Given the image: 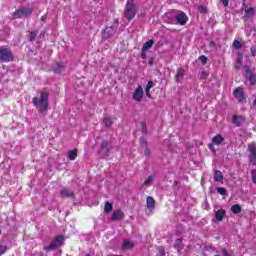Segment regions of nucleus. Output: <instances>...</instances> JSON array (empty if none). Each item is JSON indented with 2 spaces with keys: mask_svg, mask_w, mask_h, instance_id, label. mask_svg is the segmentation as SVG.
<instances>
[{
  "mask_svg": "<svg viewBox=\"0 0 256 256\" xmlns=\"http://www.w3.org/2000/svg\"><path fill=\"white\" fill-rule=\"evenodd\" d=\"M32 103L39 113L45 115L47 109H49V93L44 91L40 92L39 97H34L32 99Z\"/></svg>",
  "mask_w": 256,
  "mask_h": 256,
  "instance_id": "obj_1",
  "label": "nucleus"
},
{
  "mask_svg": "<svg viewBox=\"0 0 256 256\" xmlns=\"http://www.w3.org/2000/svg\"><path fill=\"white\" fill-rule=\"evenodd\" d=\"M33 15V6H21L13 14V19H23V17H31Z\"/></svg>",
  "mask_w": 256,
  "mask_h": 256,
  "instance_id": "obj_2",
  "label": "nucleus"
},
{
  "mask_svg": "<svg viewBox=\"0 0 256 256\" xmlns=\"http://www.w3.org/2000/svg\"><path fill=\"white\" fill-rule=\"evenodd\" d=\"M135 15H137V7L135 4H129L126 2L124 17H126L128 21H131L132 19H135Z\"/></svg>",
  "mask_w": 256,
  "mask_h": 256,
  "instance_id": "obj_3",
  "label": "nucleus"
},
{
  "mask_svg": "<svg viewBox=\"0 0 256 256\" xmlns=\"http://www.w3.org/2000/svg\"><path fill=\"white\" fill-rule=\"evenodd\" d=\"M0 61L2 63H9V61H13V53L9 48L0 47Z\"/></svg>",
  "mask_w": 256,
  "mask_h": 256,
  "instance_id": "obj_4",
  "label": "nucleus"
},
{
  "mask_svg": "<svg viewBox=\"0 0 256 256\" xmlns=\"http://www.w3.org/2000/svg\"><path fill=\"white\" fill-rule=\"evenodd\" d=\"M65 239L63 238V236H58L56 237L48 246H44V251H51L53 249H59V247H61V245H63V241Z\"/></svg>",
  "mask_w": 256,
  "mask_h": 256,
  "instance_id": "obj_5",
  "label": "nucleus"
},
{
  "mask_svg": "<svg viewBox=\"0 0 256 256\" xmlns=\"http://www.w3.org/2000/svg\"><path fill=\"white\" fill-rule=\"evenodd\" d=\"M143 95H145L143 87L137 86V88L132 93V98L136 101V103H141V101H143Z\"/></svg>",
  "mask_w": 256,
  "mask_h": 256,
  "instance_id": "obj_6",
  "label": "nucleus"
},
{
  "mask_svg": "<svg viewBox=\"0 0 256 256\" xmlns=\"http://www.w3.org/2000/svg\"><path fill=\"white\" fill-rule=\"evenodd\" d=\"M117 33V26L113 25L111 27H106V29L103 32V39H109V37H113Z\"/></svg>",
  "mask_w": 256,
  "mask_h": 256,
  "instance_id": "obj_7",
  "label": "nucleus"
},
{
  "mask_svg": "<svg viewBox=\"0 0 256 256\" xmlns=\"http://www.w3.org/2000/svg\"><path fill=\"white\" fill-rule=\"evenodd\" d=\"M234 97L235 99H237V101L239 103H243V101H245L246 97H245V93L243 92V88L242 87H238L233 91Z\"/></svg>",
  "mask_w": 256,
  "mask_h": 256,
  "instance_id": "obj_8",
  "label": "nucleus"
},
{
  "mask_svg": "<svg viewBox=\"0 0 256 256\" xmlns=\"http://www.w3.org/2000/svg\"><path fill=\"white\" fill-rule=\"evenodd\" d=\"M223 141H224L223 136H221L220 134H217L216 136H214L212 138V144H209L210 151L215 153V149L213 148V145H221Z\"/></svg>",
  "mask_w": 256,
  "mask_h": 256,
  "instance_id": "obj_9",
  "label": "nucleus"
},
{
  "mask_svg": "<svg viewBox=\"0 0 256 256\" xmlns=\"http://www.w3.org/2000/svg\"><path fill=\"white\" fill-rule=\"evenodd\" d=\"M248 151H250L249 160L252 165H256V147L253 144L248 145Z\"/></svg>",
  "mask_w": 256,
  "mask_h": 256,
  "instance_id": "obj_10",
  "label": "nucleus"
},
{
  "mask_svg": "<svg viewBox=\"0 0 256 256\" xmlns=\"http://www.w3.org/2000/svg\"><path fill=\"white\" fill-rule=\"evenodd\" d=\"M175 19H176L178 25H186L187 21H189L187 14H185L184 12H181V13L175 15Z\"/></svg>",
  "mask_w": 256,
  "mask_h": 256,
  "instance_id": "obj_11",
  "label": "nucleus"
},
{
  "mask_svg": "<svg viewBox=\"0 0 256 256\" xmlns=\"http://www.w3.org/2000/svg\"><path fill=\"white\" fill-rule=\"evenodd\" d=\"M125 217V214L123 213V211L121 210H115L112 213V221H121V219H123Z\"/></svg>",
  "mask_w": 256,
  "mask_h": 256,
  "instance_id": "obj_12",
  "label": "nucleus"
},
{
  "mask_svg": "<svg viewBox=\"0 0 256 256\" xmlns=\"http://www.w3.org/2000/svg\"><path fill=\"white\" fill-rule=\"evenodd\" d=\"M244 122L245 118H243L242 116L234 115L232 118V123L236 125V127H241V125H243Z\"/></svg>",
  "mask_w": 256,
  "mask_h": 256,
  "instance_id": "obj_13",
  "label": "nucleus"
},
{
  "mask_svg": "<svg viewBox=\"0 0 256 256\" xmlns=\"http://www.w3.org/2000/svg\"><path fill=\"white\" fill-rule=\"evenodd\" d=\"M60 195H61V197L75 199V194H73V192H71V190H69L67 188H63L62 190H60Z\"/></svg>",
  "mask_w": 256,
  "mask_h": 256,
  "instance_id": "obj_14",
  "label": "nucleus"
},
{
  "mask_svg": "<svg viewBox=\"0 0 256 256\" xmlns=\"http://www.w3.org/2000/svg\"><path fill=\"white\" fill-rule=\"evenodd\" d=\"M184 75H185V69H183L182 67L178 68L175 76L176 82L179 83V81L183 79Z\"/></svg>",
  "mask_w": 256,
  "mask_h": 256,
  "instance_id": "obj_15",
  "label": "nucleus"
},
{
  "mask_svg": "<svg viewBox=\"0 0 256 256\" xmlns=\"http://www.w3.org/2000/svg\"><path fill=\"white\" fill-rule=\"evenodd\" d=\"M146 203H147V209H149V211H152V209H155V199H153V197L148 196L146 198Z\"/></svg>",
  "mask_w": 256,
  "mask_h": 256,
  "instance_id": "obj_16",
  "label": "nucleus"
},
{
  "mask_svg": "<svg viewBox=\"0 0 256 256\" xmlns=\"http://www.w3.org/2000/svg\"><path fill=\"white\" fill-rule=\"evenodd\" d=\"M214 181H216V183H223V173L219 170H216L214 172Z\"/></svg>",
  "mask_w": 256,
  "mask_h": 256,
  "instance_id": "obj_17",
  "label": "nucleus"
},
{
  "mask_svg": "<svg viewBox=\"0 0 256 256\" xmlns=\"http://www.w3.org/2000/svg\"><path fill=\"white\" fill-rule=\"evenodd\" d=\"M244 11H245L246 17H253V15H255V8L247 7L245 4H244Z\"/></svg>",
  "mask_w": 256,
  "mask_h": 256,
  "instance_id": "obj_18",
  "label": "nucleus"
},
{
  "mask_svg": "<svg viewBox=\"0 0 256 256\" xmlns=\"http://www.w3.org/2000/svg\"><path fill=\"white\" fill-rule=\"evenodd\" d=\"M225 210L220 209L218 211L215 212V218L218 221H223V218L225 217Z\"/></svg>",
  "mask_w": 256,
  "mask_h": 256,
  "instance_id": "obj_19",
  "label": "nucleus"
},
{
  "mask_svg": "<svg viewBox=\"0 0 256 256\" xmlns=\"http://www.w3.org/2000/svg\"><path fill=\"white\" fill-rule=\"evenodd\" d=\"M133 242H131L130 240H124L123 245H122V249L124 251H127L128 249H133Z\"/></svg>",
  "mask_w": 256,
  "mask_h": 256,
  "instance_id": "obj_20",
  "label": "nucleus"
},
{
  "mask_svg": "<svg viewBox=\"0 0 256 256\" xmlns=\"http://www.w3.org/2000/svg\"><path fill=\"white\" fill-rule=\"evenodd\" d=\"M155 42L153 40H148L147 42H145L142 46V51H149V49H151V47H153V44Z\"/></svg>",
  "mask_w": 256,
  "mask_h": 256,
  "instance_id": "obj_21",
  "label": "nucleus"
},
{
  "mask_svg": "<svg viewBox=\"0 0 256 256\" xmlns=\"http://www.w3.org/2000/svg\"><path fill=\"white\" fill-rule=\"evenodd\" d=\"M174 249H177V251H181V249H183V240H181V238L176 239Z\"/></svg>",
  "mask_w": 256,
  "mask_h": 256,
  "instance_id": "obj_22",
  "label": "nucleus"
},
{
  "mask_svg": "<svg viewBox=\"0 0 256 256\" xmlns=\"http://www.w3.org/2000/svg\"><path fill=\"white\" fill-rule=\"evenodd\" d=\"M153 88V82L149 81L146 85V96L151 99V89Z\"/></svg>",
  "mask_w": 256,
  "mask_h": 256,
  "instance_id": "obj_23",
  "label": "nucleus"
},
{
  "mask_svg": "<svg viewBox=\"0 0 256 256\" xmlns=\"http://www.w3.org/2000/svg\"><path fill=\"white\" fill-rule=\"evenodd\" d=\"M68 159L70 160V161H75V159H77V150H70L69 152H68Z\"/></svg>",
  "mask_w": 256,
  "mask_h": 256,
  "instance_id": "obj_24",
  "label": "nucleus"
},
{
  "mask_svg": "<svg viewBox=\"0 0 256 256\" xmlns=\"http://www.w3.org/2000/svg\"><path fill=\"white\" fill-rule=\"evenodd\" d=\"M154 180H155V176L150 175V176H148L147 179L143 182V185H144L145 187H149V186L153 183Z\"/></svg>",
  "mask_w": 256,
  "mask_h": 256,
  "instance_id": "obj_25",
  "label": "nucleus"
},
{
  "mask_svg": "<svg viewBox=\"0 0 256 256\" xmlns=\"http://www.w3.org/2000/svg\"><path fill=\"white\" fill-rule=\"evenodd\" d=\"M231 212L234 213V215H238V213H241V206L239 204L231 206Z\"/></svg>",
  "mask_w": 256,
  "mask_h": 256,
  "instance_id": "obj_26",
  "label": "nucleus"
},
{
  "mask_svg": "<svg viewBox=\"0 0 256 256\" xmlns=\"http://www.w3.org/2000/svg\"><path fill=\"white\" fill-rule=\"evenodd\" d=\"M113 211V204L106 202L104 206V213H111Z\"/></svg>",
  "mask_w": 256,
  "mask_h": 256,
  "instance_id": "obj_27",
  "label": "nucleus"
},
{
  "mask_svg": "<svg viewBox=\"0 0 256 256\" xmlns=\"http://www.w3.org/2000/svg\"><path fill=\"white\" fill-rule=\"evenodd\" d=\"M241 65H243V56L237 58L235 69H241Z\"/></svg>",
  "mask_w": 256,
  "mask_h": 256,
  "instance_id": "obj_28",
  "label": "nucleus"
},
{
  "mask_svg": "<svg viewBox=\"0 0 256 256\" xmlns=\"http://www.w3.org/2000/svg\"><path fill=\"white\" fill-rule=\"evenodd\" d=\"M216 191H217V193H219V195L227 196V189H225L223 187H217Z\"/></svg>",
  "mask_w": 256,
  "mask_h": 256,
  "instance_id": "obj_29",
  "label": "nucleus"
},
{
  "mask_svg": "<svg viewBox=\"0 0 256 256\" xmlns=\"http://www.w3.org/2000/svg\"><path fill=\"white\" fill-rule=\"evenodd\" d=\"M232 47H234V49H241V47H243V44H241V42L238 40H234Z\"/></svg>",
  "mask_w": 256,
  "mask_h": 256,
  "instance_id": "obj_30",
  "label": "nucleus"
},
{
  "mask_svg": "<svg viewBox=\"0 0 256 256\" xmlns=\"http://www.w3.org/2000/svg\"><path fill=\"white\" fill-rule=\"evenodd\" d=\"M157 255L156 256H165V248L163 246L157 247Z\"/></svg>",
  "mask_w": 256,
  "mask_h": 256,
  "instance_id": "obj_31",
  "label": "nucleus"
},
{
  "mask_svg": "<svg viewBox=\"0 0 256 256\" xmlns=\"http://www.w3.org/2000/svg\"><path fill=\"white\" fill-rule=\"evenodd\" d=\"M102 151H109V142L107 141L102 142Z\"/></svg>",
  "mask_w": 256,
  "mask_h": 256,
  "instance_id": "obj_32",
  "label": "nucleus"
},
{
  "mask_svg": "<svg viewBox=\"0 0 256 256\" xmlns=\"http://www.w3.org/2000/svg\"><path fill=\"white\" fill-rule=\"evenodd\" d=\"M103 123L106 127H110L112 125L111 118H104Z\"/></svg>",
  "mask_w": 256,
  "mask_h": 256,
  "instance_id": "obj_33",
  "label": "nucleus"
},
{
  "mask_svg": "<svg viewBox=\"0 0 256 256\" xmlns=\"http://www.w3.org/2000/svg\"><path fill=\"white\" fill-rule=\"evenodd\" d=\"M199 61H201V63H203V65H206L207 64V56L201 55L199 57Z\"/></svg>",
  "mask_w": 256,
  "mask_h": 256,
  "instance_id": "obj_34",
  "label": "nucleus"
},
{
  "mask_svg": "<svg viewBox=\"0 0 256 256\" xmlns=\"http://www.w3.org/2000/svg\"><path fill=\"white\" fill-rule=\"evenodd\" d=\"M249 81L251 85H255L256 83V75H250L249 76Z\"/></svg>",
  "mask_w": 256,
  "mask_h": 256,
  "instance_id": "obj_35",
  "label": "nucleus"
},
{
  "mask_svg": "<svg viewBox=\"0 0 256 256\" xmlns=\"http://www.w3.org/2000/svg\"><path fill=\"white\" fill-rule=\"evenodd\" d=\"M198 11L200 13H207V7L201 5V6L198 7Z\"/></svg>",
  "mask_w": 256,
  "mask_h": 256,
  "instance_id": "obj_36",
  "label": "nucleus"
},
{
  "mask_svg": "<svg viewBox=\"0 0 256 256\" xmlns=\"http://www.w3.org/2000/svg\"><path fill=\"white\" fill-rule=\"evenodd\" d=\"M251 175H252V182L254 183V185H256V169L252 170Z\"/></svg>",
  "mask_w": 256,
  "mask_h": 256,
  "instance_id": "obj_37",
  "label": "nucleus"
},
{
  "mask_svg": "<svg viewBox=\"0 0 256 256\" xmlns=\"http://www.w3.org/2000/svg\"><path fill=\"white\" fill-rule=\"evenodd\" d=\"M35 37H37V32L33 31L30 33L29 41H34Z\"/></svg>",
  "mask_w": 256,
  "mask_h": 256,
  "instance_id": "obj_38",
  "label": "nucleus"
},
{
  "mask_svg": "<svg viewBox=\"0 0 256 256\" xmlns=\"http://www.w3.org/2000/svg\"><path fill=\"white\" fill-rule=\"evenodd\" d=\"M56 71H58V73H61V72L65 71V66L58 65V68H56Z\"/></svg>",
  "mask_w": 256,
  "mask_h": 256,
  "instance_id": "obj_39",
  "label": "nucleus"
},
{
  "mask_svg": "<svg viewBox=\"0 0 256 256\" xmlns=\"http://www.w3.org/2000/svg\"><path fill=\"white\" fill-rule=\"evenodd\" d=\"M7 251V246H0V255H3Z\"/></svg>",
  "mask_w": 256,
  "mask_h": 256,
  "instance_id": "obj_40",
  "label": "nucleus"
},
{
  "mask_svg": "<svg viewBox=\"0 0 256 256\" xmlns=\"http://www.w3.org/2000/svg\"><path fill=\"white\" fill-rule=\"evenodd\" d=\"M250 51H251L252 57H255L256 56V48L255 47H251Z\"/></svg>",
  "mask_w": 256,
  "mask_h": 256,
  "instance_id": "obj_41",
  "label": "nucleus"
},
{
  "mask_svg": "<svg viewBox=\"0 0 256 256\" xmlns=\"http://www.w3.org/2000/svg\"><path fill=\"white\" fill-rule=\"evenodd\" d=\"M146 53H147V51H143V50H142V52H141V54H140V56H141L142 59H147V54H146Z\"/></svg>",
  "mask_w": 256,
  "mask_h": 256,
  "instance_id": "obj_42",
  "label": "nucleus"
},
{
  "mask_svg": "<svg viewBox=\"0 0 256 256\" xmlns=\"http://www.w3.org/2000/svg\"><path fill=\"white\" fill-rule=\"evenodd\" d=\"M141 125L143 133H147V126L145 125V123H142Z\"/></svg>",
  "mask_w": 256,
  "mask_h": 256,
  "instance_id": "obj_43",
  "label": "nucleus"
},
{
  "mask_svg": "<svg viewBox=\"0 0 256 256\" xmlns=\"http://www.w3.org/2000/svg\"><path fill=\"white\" fill-rule=\"evenodd\" d=\"M221 1H222V3H223L224 7H228V5H229V0H221Z\"/></svg>",
  "mask_w": 256,
  "mask_h": 256,
  "instance_id": "obj_44",
  "label": "nucleus"
},
{
  "mask_svg": "<svg viewBox=\"0 0 256 256\" xmlns=\"http://www.w3.org/2000/svg\"><path fill=\"white\" fill-rule=\"evenodd\" d=\"M140 143H141L142 147H145V145H147V142L143 138H141Z\"/></svg>",
  "mask_w": 256,
  "mask_h": 256,
  "instance_id": "obj_45",
  "label": "nucleus"
},
{
  "mask_svg": "<svg viewBox=\"0 0 256 256\" xmlns=\"http://www.w3.org/2000/svg\"><path fill=\"white\" fill-rule=\"evenodd\" d=\"M41 21H47V14H45V15H43V16L41 17Z\"/></svg>",
  "mask_w": 256,
  "mask_h": 256,
  "instance_id": "obj_46",
  "label": "nucleus"
},
{
  "mask_svg": "<svg viewBox=\"0 0 256 256\" xmlns=\"http://www.w3.org/2000/svg\"><path fill=\"white\" fill-rule=\"evenodd\" d=\"M127 3L135 5V0H127Z\"/></svg>",
  "mask_w": 256,
  "mask_h": 256,
  "instance_id": "obj_47",
  "label": "nucleus"
},
{
  "mask_svg": "<svg viewBox=\"0 0 256 256\" xmlns=\"http://www.w3.org/2000/svg\"><path fill=\"white\" fill-rule=\"evenodd\" d=\"M206 77H207V73L202 72L201 78H202V79H205Z\"/></svg>",
  "mask_w": 256,
  "mask_h": 256,
  "instance_id": "obj_48",
  "label": "nucleus"
},
{
  "mask_svg": "<svg viewBox=\"0 0 256 256\" xmlns=\"http://www.w3.org/2000/svg\"><path fill=\"white\" fill-rule=\"evenodd\" d=\"M222 255H224V256H229V253H227V250H223V251H222Z\"/></svg>",
  "mask_w": 256,
  "mask_h": 256,
  "instance_id": "obj_49",
  "label": "nucleus"
},
{
  "mask_svg": "<svg viewBox=\"0 0 256 256\" xmlns=\"http://www.w3.org/2000/svg\"><path fill=\"white\" fill-rule=\"evenodd\" d=\"M144 153L145 155H149V148H145Z\"/></svg>",
  "mask_w": 256,
  "mask_h": 256,
  "instance_id": "obj_50",
  "label": "nucleus"
},
{
  "mask_svg": "<svg viewBox=\"0 0 256 256\" xmlns=\"http://www.w3.org/2000/svg\"><path fill=\"white\" fill-rule=\"evenodd\" d=\"M149 65H153V60H149Z\"/></svg>",
  "mask_w": 256,
  "mask_h": 256,
  "instance_id": "obj_51",
  "label": "nucleus"
},
{
  "mask_svg": "<svg viewBox=\"0 0 256 256\" xmlns=\"http://www.w3.org/2000/svg\"><path fill=\"white\" fill-rule=\"evenodd\" d=\"M86 256H90L89 254H87Z\"/></svg>",
  "mask_w": 256,
  "mask_h": 256,
  "instance_id": "obj_52",
  "label": "nucleus"
},
{
  "mask_svg": "<svg viewBox=\"0 0 256 256\" xmlns=\"http://www.w3.org/2000/svg\"><path fill=\"white\" fill-rule=\"evenodd\" d=\"M0 235H1V230H0Z\"/></svg>",
  "mask_w": 256,
  "mask_h": 256,
  "instance_id": "obj_53",
  "label": "nucleus"
}]
</instances>
